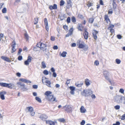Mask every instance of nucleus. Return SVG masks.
<instances>
[{"label": "nucleus", "mask_w": 125, "mask_h": 125, "mask_svg": "<svg viewBox=\"0 0 125 125\" xmlns=\"http://www.w3.org/2000/svg\"><path fill=\"white\" fill-rule=\"evenodd\" d=\"M52 92L50 91H47L45 93V94L46 96V99L49 101L51 102H53L55 101L57 102L56 100H55L56 98L54 97L53 95L51 94Z\"/></svg>", "instance_id": "f257e3e1"}, {"label": "nucleus", "mask_w": 125, "mask_h": 125, "mask_svg": "<svg viewBox=\"0 0 125 125\" xmlns=\"http://www.w3.org/2000/svg\"><path fill=\"white\" fill-rule=\"evenodd\" d=\"M93 93V92L91 89H88L84 90L81 94L83 95L86 97L91 95Z\"/></svg>", "instance_id": "f03ea898"}, {"label": "nucleus", "mask_w": 125, "mask_h": 125, "mask_svg": "<svg viewBox=\"0 0 125 125\" xmlns=\"http://www.w3.org/2000/svg\"><path fill=\"white\" fill-rule=\"evenodd\" d=\"M124 97L119 95L116 96L114 98V101L118 103H122L123 100L124 99Z\"/></svg>", "instance_id": "7ed1b4c3"}, {"label": "nucleus", "mask_w": 125, "mask_h": 125, "mask_svg": "<svg viewBox=\"0 0 125 125\" xmlns=\"http://www.w3.org/2000/svg\"><path fill=\"white\" fill-rule=\"evenodd\" d=\"M0 85L3 87H7L10 89H12L15 87V86L13 84H8L5 83H0Z\"/></svg>", "instance_id": "20e7f679"}, {"label": "nucleus", "mask_w": 125, "mask_h": 125, "mask_svg": "<svg viewBox=\"0 0 125 125\" xmlns=\"http://www.w3.org/2000/svg\"><path fill=\"white\" fill-rule=\"evenodd\" d=\"M17 84L20 85V88L22 91H26L28 90V89L27 86L24 83L21 82H19L17 83Z\"/></svg>", "instance_id": "39448f33"}, {"label": "nucleus", "mask_w": 125, "mask_h": 125, "mask_svg": "<svg viewBox=\"0 0 125 125\" xmlns=\"http://www.w3.org/2000/svg\"><path fill=\"white\" fill-rule=\"evenodd\" d=\"M63 108L67 112L71 113L72 112V108L70 105H66L65 106H64Z\"/></svg>", "instance_id": "423d86ee"}, {"label": "nucleus", "mask_w": 125, "mask_h": 125, "mask_svg": "<svg viewBox=\"0 0 125 125\" xmlns=\"http://www.w3.org/2000/svg\"><path fill=\"white\" fill-rule=\"evenodd\" d=\"M77 45L79 46L78 48H83L85 46L84 42L79 40L77 41Z\"/></svg>", "instance_id": "0eeeda50"}, {"label": "nucleus", "mask_w": 125, "mask_h": 125, "mask_svg": "<svg viewBox=\"0 0 125 125\" xmlns=\"http://www.w3.org/2000/svg\"><path fill=\"white\" fill-rule=\"evenodd\" d=\"M43 83L44 84L47 85L49 87L53 88L54 86V85L51 84L50 81L48 80H46Z\"/></svg>", "instance_id": "6e6552de"}, {"label": "nucleus", "mask_w": 125, "mask_h": 125, "mask_svg": "<svg viewBox=\"0 0 125 125\" xmlns=\"http://www.w3.org/2000/svg\"><path fill=\"white\" fill-rule=\"evenodd\" d=\"M32 57L29 56L28 57L27 60L24 62V64L26 65H28L29 64V63L31 62V60Z\"/></svg>", "instance_id": "1a4fd4ad"}, {"label": "nucleus", "mask_w": 125, "mask_h": 125, "mask_svg": "<svg viewBox=\"0 0 125 125\" xmlns=\"http://www.w3.org/2000/svg\"><path fill=\"white\" fill-rule=\"evenodd\" d=\"M47 46V45L46 44L42 43H41V46H40V48L42 50L45 51L46 50L47 48L46 47Z\"/></svg>", "instance_id": "9d476101"}, {"label": "nucleus", "mask_w": 125, "mask_h": 125, "mask_svg": "<svg viewBox=\"0 0 125 125\" xmlns=\"http://www.w3.org/2000/svg\"><path fill=\"white\" fill-rule=\"evenodd\" d=\"M93 31L92 33L93 37L94 39L96 40L97 38L96 35L98 33V31H96L95 29H93Z\"/></svg>", "instance_id": "9b49d317"}, {"label": "nucleus", "mask_w": 125, "mask_h": 125, "mask_svg": "<svg viewBox=\"0 0 125 125\" xmlns=\"http://www.w3.org/2000/svg\"><path fill=\"white\" fill-rule=\"evenodd\" d=\"M44 22L45 25V29L47 31H48L49 30V26L47 20L46 18H45L44 19Z\"/></svg>", "instance_id": "f8f14e48"}, {"label": "nucleus", "mask_w": 125, "mask_h": 125, "mask_svg": "<svg viewBox=\"0 0 125 125\" xmlns=\"http://www.w3.org/2000/svg\"><path fill=\"white\" fill-rule=\"evenodd\" d=\"M112 0V5L113 7V8L114 9V10L115 12V14H116V15H118V13L117 12H116V10H115V8H116V7L115 6L116 5L115 1V0Z\"/></svg>", "instance_id": "ddd939ff"}, {"label": "nucleus", "mask_w": 125, "mask_h": 125, "mask_svg": "<svg viewBox=\"0 0 125 125\" xmlns=\"http://www.w3.org/2000/svg\"><path fill=\"white\" fill-rule=\"evenodd\" d=\"M39 117L42 120L44 121L48 117L46 115L43 114L41 115Z\"/></svg>", "instance_id": "4468645a"}, {"label": "nucleus", "mask_w": 125, "mask_h": 125, "mask_svg": "<svg viewBox=\"0 0 125 125\" xmlns=\"http://www.w3.org/2000/svg\"><path fill=\"white\" fill-rule=\"evenodd\" d=\"M19 81L22 82H24L27 83H31V81L28 80H27L25 79L21 78L19 79Z\"/></svg>", "instance_id": "2eb2a0df"}, {"label": "nucleus", "mask_w": 125, "mask_h": 125, "mask_svg": "<svg viewBox=\"0 0 125 125\" xmlns=\"http://www.w3.org/2000/svg\"><path fill=\"white\" fill-rule=\"evenodd\" d=\"M6 94V92L5 91H3L1 92H0V96L1 98L3 100L5 99L4 94Z\"/></svg>", "instance_id": "dca6fc26"}, {"label": "nucleus", "mask_w": 125, "mask_h": 125, "mask_svg": "<svg viewBox=\"0 0 125 125\" xmlns=\"http://www.w3.org/2000/svg\"><path fill=\"white\" fill-rule=\"evenodd\" d=\"M1 58L3 60H4L7 61L9 62H10L11 61L10 60V59L8 57L4 56H2L1 57Z\"/></svg>", "instance_id": "f3484780"}, {"label": "nucleus", "mask_w": 125, "mask_h": 125, "mask_svg": "<svg viewBox=\"0 0 125 125\" xmlns=\"http://www.w3.org/2000/svg\"><path fill=\"white\" fill-rule=\"evenodd\" d=\"M69 88L71 90L70 92L71 94H74V91L75 90V88L73 86H71Z\"/></svg>", "instance_id": "a211bd4d"}, {"label": "nucleus", "mask_w": 125, "mask_h": 125, "mask_svg": "<svg viewBox=\"0 0 125 125\" xmlns=\"http://www.w3.org/2000/svg\"><path fill=\"white\" fill-rule=\"evenodd\" d=\"M88 32L86 31V30H85L83 33V36L85 39L87 40L88 37Z\"/></svg>", "instance_id": "6ab92c4d"}, {"label": "nucleus", "mask_w": 125, "mask_h": 125, "mask_svg": "<svg viewBox=\"0 0 125 125\" xmlns=\"http://www.w3.org/2000/svg\"><path fill=\"white\" fill-rule=\"evenodd\" d=\"M46 123L47 124H48L49 125H55V124L54 122L51 121H46Z\"/></svg>", "instance_id": "aec40b11"}, {"label": "nucleus", "mask_w": 125, "mask_h": 125, "mask_svg": "<svg viewBox=\"0 0 125 125\" xmlns=\"http://www.w3.org/2000/svg\"><path fill=\"white\" fill-rule=\"evenodd\" d=\"M85 82L86 85L87 86H89L91 84V83H90V81L87 78L85 79Z\"/></svg>", "instance_id": "412c9836"}, {"label": "nucleus", "mask_w": 125, "mask_h": 125, "mask_svg": "<svg viewBox=\"0 0 125 125\" xmlns=\"http://www.w3.org/2000/svg\"><path fill=\"white\" fill-rule=\"evenodd\" d=\"M104 18L105 20L106 21L107 23H108V22H109L110 23L111 22L110 21L107 15H105Z\"/></svg>", "instance_id": "4be33fe9"}, {"label": "nucleus", "mask_w": 125, "mask_h": 125, "mask_svg": "<svg viewBox=\"0 0 125 125\" xmlns=\"http://www.w3.org/2000/svg\"><path fill=\"white\" fill-rule=\"evenodd\" d=\"M80 112L82 113H84L86 112V109L83 106L81 107L80 109Z\"/></svg>", "instance_id": "5701e85b"}, {"label": "nucleus", "mask_w": 125, "mask_h": 125, "mask_svg": "<svg viewBox=\"0 0 125 125\" xmlns=\"http://www.w3.org/2000/svg\"><path fill=\"white\" fill-rule=\"evenodd\" d=\"M83 26L82 24H79L78 26V30L80 31H82L83 29Z\"/></svg>", "instance_id": "b1692460"}, {"label": "nucleus", "mask_w": 125, "mask_h": 125, "mask_svg": "<svg viewBox=\"0 0 125 125\" xmlns=\"http://www.w3.org/2000/svg\"><path fill=\"white\" fill-rule=\"evenodd\" d=\"M26 109L28 110V111L30 113L31 112H32L33 111V108L31 106L28 107Z\"/></svg>", "instance_id": "393cba45"}, {"label": "nucleus", "mask_w": 125, "mask_h": 125, "mask_svg": "<svg viewBox=\"0 0 125 125\" xmlns=\"http://www.w3.org/2000/svg\"><path fill=\"white\" fill-rule=\"evenodd\" d=\"M83 84V82H82L80 83H75V85L78 87H80L82 86Z\"/></svg>", "instance_id": "a878e982"}, {"label": "nucleus", "mask_w": 125, "mask_h": 125, "mask_svg": "<svg viewBox=\"0 0 125 125\" xmlns=\"http://www.w3.org/2000/svg\"><path fill=\"white\" fill-rule=\"evenodd\" d=\"M94 21V19L93 18H90L88 20V22L90 23H93Z\"/></svg>", "instance_id": "bb28decb"}, {"label": "nucleus", "mask_w": 125, "mask_h": 125, "mask_svg": "<svg viewBox=\"0 0 125 125\" xmlns=\"http://www.w3.org/2000/svg\"><path fill=\"white\" fill-rule=\"evenodd\" d=\"M67 53L65 51L63 52L61 54V56L63 57H65L66 56Z\"/></svg>", "instance_id": "cd10ccee"}, {"label": "nucleus", "mask_w": 125, "mask_h": 125, "mask_svg": "<svg viewBox=\"0 0 125 125\" xmlns=\"http://www.w3.org/2000/svg\"><path fill=\"white\" fill-rule=\"evenodd\" d=\"M71 21L72 22L74 23L76 22V19L74 16H73L71 18Z\"/></svg>", "instance_id": "c85d7f7f"}, {"label": "nucleus", "mask_w": 125, "mask_h": 125, "mask_svg": "<svg viewBox=\"0 0 125 125\" xmlns=\"http://www.w3.org/2000/svg\"><path fill=\"white\" fill-rule=\"evenodd\" d=\"M42 68H45L46 67L45 63L44 61H43L42 62Z\"/></svg>", "instance_id": "c756f323"}, {"label": "nucleus", "mask_w": 125, "mask_h": 125, "mask_svg": "<svg viewBox=\"0 0 125 125\" xmlns=\"http://www.w3.org/2000/svg\"><path fill=\"white\" fill-rule=\"evenodd\" d=\"M36 100L39 103H41L42 102L41 99L38 97H36L35 98Z\"/></svg>", "instance_id": "7c9ffc66"}, {"label": "nucleus", "mask_w": 125, "mask_h": 125, "mask_svg": "<svg viewBox=\"0 0 125 125\" xmlns=\"http://www.w3.org/2000/svg\"><path fill=\"white\" fill-rule=\"evenodd\" d=\"M72 4H67L66 7L67 9H69L72 7Z\"/></svg>", "instance_id": "2f4dec72"}, {"label": "nucleus", "mask_w": 125, "mask_h": 125, "mask_svg": "<svg viewBox=\"0 0 125 125\" xmlns=\"http://www.w3.org/2000/svg\"><path fill=\"white\" fill-rule=\"evenodd\" d=\"M43 73L44 74L46 75H47L49 74L48 71L46 70H44L43 71Z\"/></svg>", "instance_id": "473e14b6"}, {"label": "nucleus", "mask_w": 125, "mask_h": 125, "mask_svg": "<svg viewBox=\"0 0 125 125\" xmlns=\"http://www.w3.org/2000/svg\"><path fill=\"white\" fill-rule=\"evenodd\" d=\"M38 18H34V24H36L38 23Z\"/></svg>", "instance_id": "72a5a7b5"}, {"label": "nucleus", "mask_w": 125, "mask_h": 125, "mask_svg": "<svg viewBox=\"0 0 125 125\" xmlns=\"http://www.w3.org/2000/svg\"><path fill=\"white\" fill-rule=\"evenodd\" d=\"M115 61L116 63L117 64H120L121 62V61L120 60L118 59H116Z\"/></svg>", "instance_id": "f704fd0d"}, {"label": "nucleus", "mask_w": 125, "mask_h": 125, "mask_svg": "<svg viewBox=\"0 0 125 125\" xmlns=\"http://www.w3.org/2000/svg\"><path fill=\"white\" fill-rule=\"evenodd\" d=\"M58 120L59 121L61 122H64L65 121V120L63 118L59 119Z\"/></svg>", "instance_id": "c9c22d12"}, {"label": "nucleus", "mask_w": 125, "mask_h": 125, "mask_svg": "<svg viewBox=\"0 0 125 125\" xmlns=\"http://www.w3.org/2000/svg\"><path fill=\"white\" fill-rule=\"evenodd\" d=\"M7 9L6 8H4L2 10V12L3 13H6V12Z\"/></svg>", "instance_id": "e433bc0d"}, {"label": "nucleus", "mask_w": 125, "mask_h": 125, "mask_svg": "<svg viewBox=\"0 0 125 125\" xmlns=\"http://www.w3.org/2000/svg\"><path fill=\"white\" fill-rule=\"evenodd\" d=\"M60 6H62L64 4V1L63 0H61L60 1Z\"/></svg>", "instance_id": "4c0bfd02"}, {"label": "nucleus", "mask_w": 125, "mask_h": 125, "mask_svg": "<svg viewBox=\"0 0 125 125\" xmlns=\"http://www.w3.org/2000/svg\"><path fill=\"white\" fill-rule=\"evenodd\" d=\"M113 13V9L111 8L108 10L109 14H112Z\"/></svg>", "instance_id": "58836bf2"}, {"label": "nucleus", "mask_w": 125, "mask_h": 125, "mask_svg": "<svg viewBox=\"0 0 125 125\" xmlns=\"http://www.w3.org/2000/svg\"><path fill=\"white\" fill-rule=\"evenodd\" d=\"M114 25L112 24H111L110 26L108 28V29H113V28L114 27Z\"/></svg>", "instance_id": "ea45409f"}, {"label": "nucleus", "mask_w": 125, "mask_h": 125, "mask_svg": "<svg viewBox=\"0 0 125 125\" xmlns=\"http://www.w3.org/2000/svg\"><path fill=\"white\" fill-rule=\"evenodd\" d=\"M12 43H13V44L11 46L12 47L15 48V45L16 44L15 42L14 41L13 42H12Z\"/></svg>", "instance_id": "a19ab883"}, {"label": "nucleus", "mask_w": 125, "mask_h": 125, "mask_svg": "<svg viewBox=\"0 0 125 125\" xmlns=\"http://www.w3.org/2000/svg\"><path fill=\"white\" fill-rule=\"evenodd\" d=\"M105 77L106 78V79L108 80V81L110 83H111V82L110 80V79L107 76V75H105Z\"/></svg>", "instance_id": "79ce46f5"}, {"label": "nucleus", "mask_w": 125, "mask_h": 125, "mask_svg": "<svg viewBox=\"0 0 125 125\" xmlns=\"http://www.w3.org/2000/svg\"><path fill=\"white\" fill-rule=\"evenodd\" d=\"M115 109L116 110H118L120 108V106L119 105H117L114 107Z\"/></svg>", "instance_id": "37998d69"}, {"label": "nucleus", "mask_w": 125, "mask_h": 125, "mask_svg": "<svg viewBox=\"0 0 125 125\" xmlns=\"http://www.w3.org/2000/svg\"><path fill=\"white\" fill-rule=\"evenodd\" d=\"M70 17H68L67 20H66V21L68 23H69L70 22Z\"/></svg>", "instance_id": "c03bdc74"}, {"label": "nucleus", "mask_w": 125, "mask_h": 125, "mask_svg": "<svg viewBox=\"0 0 125 125\" xmlns=\"http://www.w3.org/2000/svg\"><path fill=\"white\" fill-rule=\"evenodd\" d=\"M53 9H57V5L56 4H54L52 6Z\"/></svg>", "instance_id": "a18cd8bd"}, {"label": "nucleus", "mask_w": 125, "mask_h": 125, "mask_svg": "<svg viewBox=\"0 0 125 125\" xmlns=\"http://www.w3.org/2000/svg\"><path fill=\"white\" fill-rule=\"evenodd\" d=\"M99 62L98 61H97V60H96L95 61L94 63V65H96L97 66L99 65Z\"/></svg>", "instance_id": "49530a36"}, {"label": "nucleus", "mask_w": 125, "mask_h": 125, "mask_svg": "<svg viewBox=\"0 0 125 125\" xmlns=\"http://www.w3.org/2000/svg\"><path fill=\"white\" fill-rule=\"evenodd\" d=\"M21 0H16L14 3V4L15 5H17V4L20 2Z\"/></svg>", "instance_id": "de8ad7c7"}, {"label": "nucleus", "mask_w": 125, "mask_h": 125, "mask_svg": "<svg viewBox=\"0 0 125 125\" xmlns=\"http://www.w3.org/2000/svg\"><path fill=\"white\" fill-rule=\"evenodd\" d=\"M25 38L28 40L29 38V36L28 35L27 33H25L24 34Z\"/></svg>", "instance_id": "09e8293b"}, {"label": "nucleus", "mask_w": 125, "mask_h": 125, "mask_svg": "<svg viewBox=\"0 0 125 125\" xmlns=\"http://www.w3.org/2000/svg\"><path fill=\"white\" fill-rule=\"evenodd\" d=\"M41 43L42 42H39L37 43V44L36 46L37 47L40 48V46H41Z\"/></svg>", "instance_id": "8fccbe9b"}, {"label": "nucleus", "mask_w": 125, "mask_h": 125, "mask_svg": "<svg viewBox=\"0 0 125 125\" xmlns=\"http://www.w3.org/2000/svg\"><path fill=\"white\" fill-rule=\"evenodd\" d=\"M121 119L122 120H124L125 119V114H124L121 117Z\"/></svg>", "instance_id": "3c124183"}, {"label": "nucleus", "mask_w": 125, "mask_h": 125, "mask_svg": "<svg viewBox=\"0 0 125 125\" xmlns=\"http://www.w3.org/2000/svg\"><path fill=\"white\" fill-rule=\"evenodd\" d=\"M85 123V121L84 120H83L81 122L80 124L81 125H83Z\"/></svg>", "instance_id": "603ef678"}, {"label": "nucleus", "mask_w": 125, "mask_h": 125, "mask_svg": "<svg viewBox=\"0 0 125 125\" xmlns=\"http://www.w3.org/2000/svg\"><path fill=\"white\" fill-rule=\"evenodd\" d=\"M108 73V72L107 71H105L104 72V74L105 75H106Z\"/></svg>", "instance_id": "864d4df0"}, {"label": "nucleus", "mask_w": 125, "mask_h": 125, "mask_svg": "<svg viewBox=\"0 0 125 125\" xmlns=\"http://www.w3.org/2000/svg\"><path fill=\"white\" fill-rule=\"evenodd\" d=\"M117 38L119 39H121L122 37V36L120 34L117 35Z\"/></svg>", "instance_id": "5fc2aeb1"}, {"label": "nucleus", "mask_w": 125, "mask_h": 125, "mask_svg": "<svg viewBox=\"0 0 125 125\" xmlns=\"http://www.w3.org/2000/svg\"><path fill=\"white\" fill-rule=\"evenodd\" d=\"M124 89H120L119 91L122 94H123L124 93Z\"/></svg>", "instance_id": "6e6d98bb"}, {"label": "nucleus", "mask_w": 125, "mask_h": 125, "mask_svg": "<svg viewBox=\"0 0 125 125\" xmlns=\"http://www.w3.org/2000/svg\"><path fill=\"white\" fill-rule=\"evenodd\" d=\"M71 79H68L67 80L66 82V84L67 85H68L70 83Z\"/></svg>", "instance_id": "4d7b16f0"}, {"label": "nucleus", "mask_w": 125, "mask_h": 125, "mask_svg": "<svg viewBox=\"0 0 125 125\" xmlns=\"http://www.w3.org/2000/svg\"><path fill=\"white\" fill-rule=\"evenodd\" d=\"M22 51V49L21 48L19 49V51L18 53V55H19L21 53V52Z\"/></svg>", "instance_id": "13d9d810"}, {"label": "nucleus", "mask_w": 125, "mask_h": 125, "mask_svg": "<svg viewBox=\"0 0 125 125\" xmlns=\"http://www.w3.org/2000/svg\"><path fill=\"white\" fill-rule=\"evenodd\" d=\"M64 29L66 30H67V26L66 25H64L63 26Z\"/></svg>", "instance_id": "bf43d9fd"}, {"label": "nucleus", "mask_w": 125, "mask_h": 125, "mask_svg": "<svg viewBox=\"0 0 125 125\" xmlns=\"http://www.w3.org/2000/svg\"><path fill=\"white\" fill-rule=\"evenodd\" d=\"M32 87L34 89H36L38 88V86L37 85H33L32 86Z\"/></svg>", "instance_id": "052dcab7"}, {"label": "nucleus", "mask_w": 125, "mask_h": 125, "mask_svg": "<svg viewBox=\"0 0 125 125\" xmlns=\"http://www.w3.org/2000/svg\"><path fill=\"white\" fill-rule=\"evenodd\" d=\"M22 57L21 56H19L18 57V59L19 60H21L22 59Z\"/></svg>", "instance_id": "680f3d73"}, {"label": "nucleus", "mask_w": 125, "mask_h": 125, "mask_svg": "<svg viewBox=\"0 0 125 125\" xmlns=\"http://www.w3.org/2000/svg\"><path fill=\"white\" fill-rule=\"evenodd\" d=\"M64 15H63L62 16H60V18L61 20H63L64 19Z\"/></svg>", "instance_id": "e2e57ef3"}, {"label": "nucleus", "mask_w": 125, "mask_h": 125, "mask_svg": "<svg viewBox=\"0 0 125 125\" xmlns=\"http://www.w3.org/2000/svg\"><path fill=\"white\" fill-rule=\"evenodd\" d=\"M52 76L53 77H56L57 76V74L55 72L53 73Z\"/></svg>", "instance_id": "0e129e2a"}, {"label": "nucleus", "mask_w": 125, "mask_h": 125, "mask_svg": "<svg viewBox=\"0 0 125 125\" xmlns=\"http://www.w3.org/2000/svg\"><path fill=\"white\" fill-rule=\"evenodd\" d=\"M108 30H110V32L111 33H113L114 32V31L113 29H108Z\"/></svg>", "instance_id": "69168bd1"}, {"label": "nucleus", "mask_w": 125, "mask_h": 125, "mask_svg": "<svg viewBox=\"0 0 125 125\" xmlns=\"http://www.w3.org/2000/svg\"><path fill=\"white\" fill-rule=\"evenodd\" d=\"M94 26L95 27H97L98 28L100 26H98L97 24L96 23H94Z\"/></svg>", "instance_id": "338daca9"}, {"label": "nucleus", "mask_w": 125, "mask_h": 125, "mask_svg": "<svg viewBox=\"0 0 125 125\" xmlns=\"http://www.w3.org/2000/svg\"><path fill=\"white\" fill-rule=\"evenodd\" d=\"M51 71L53 73L55 72V70L53 67L51 69Z\"/></svg>", "instance_id": "774afa93"}]
</instances>
